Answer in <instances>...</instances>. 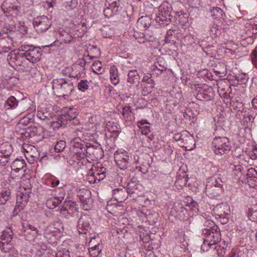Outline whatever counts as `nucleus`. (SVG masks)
Wrapping results in <instances>:
<instances>
[{
    "mask_svg": "<svg viewBox=\"0 0 257 257\" xmlns=\"http://www.w3.org/2000/svg\"><path fill=\"white\" fill-rule=\"evenodd\" d=\"M53 92L58 97L69 96L74 91L73 83L65 78H57L53 80Z\"/></svg>",
    "mask_w": 257,
    "mask_h": 257,
    "instance_id": "1",
    "label": "nucleus"
},
{
    "mask_svg": "<svg viewBox=\"0 0 257 257\" xmlns=\"http://www.w3.org/2000/svg\"><path fill=\"white\" fill-rule=\"evenodd\" d=\"M173 17L172 8L171 5L168 2H164L159 7L155 20L161 26L165 27L170 23Z\"/></svg>",
    "mask_w": 257,
    "mask_h": 257,
    "instance_id": "2",
    "label": "nucleus"
},
{
    "mask_svg": "<svg viewBox=\"0 0 257 257\" xmlns=\"http://www.w3.org/2000/svg\"><path fill=\"white\" fill-rule=\"evenodd\" d=\"M21 50L23 52L24 58L29 61L31 65H33L41 59L42 51L40 47L24 45L21 46Z\"/></svg>",
    "mask_w": 257,
    "mask_h": 257,
    "instance_id": "3",
    "label": "nucleus"
},
{
    "mask_svg": "<svg viewBox=\"0 0 257 257\" xmlns=\"http://www.w3.org/2000/svg\"><path fill=\"white\" fill-rule=\"evenodd\" d=\"M174 139L186 150H192L195 147V140L188 131H183L179 134H175Z\"/></svg>",
    "mask_w": 257,
    "mask_h": 257,
    "instance_id": "4",
    "label": "nucleus"
},
{
    "mask_svg": "<svg viewBox=\"0 0 257 257\" xmlns=\"http://www.w3.org/2000/svg\"><path fill=\"white\" fill-rule=\"evenodd\" d=\"M212 145L214 148V152L216 154H228L231 149L230 143L226 137H216L214 139Z\"/></svg>",
    "mask_w": 257,
    "mask_h": 257,
    "instance_id": "5",
    "label": "nucleus"
},
{
    "mask_svg": "<svg viewBox=\"0 0 257 257\" xmlns=\"http://www.w3.org/2000/svg\"><path fill=\"white\" fill-rule=\"evenodd\" d=\"M212 223L213 226L210 227L209 229H204L203 230V233L206 236V238L210 243L217 245L216 244L220 242L221 239V233L218 227L215 225L213 222H212Z\"/></svg>",
    "mask_w": 257,
    "mask_h": 257,
    "instance_id": "6",
    "label": "nucleus"
},
{
    "mask_svg": "<svg viewBox=\"0 0 257 257\" xmlns=\"http://www.w3.org/2000/svg\"><path fill=\"white\" fill-rule=\"evenodd\" d=\"M17 0H6L2 4V8L6 16H11L16 17L20 12L17 5Z\"/></svg>",
    "mask_w": 257,
    "mask_h": 257,
    "instance_id": "7",
    "label": "nucleus"
},
{
    "mask_svg": "<svg viewBox=\"0 0 257 257\" xmlns=\"http://www.w3.org/2000/svg\"><path fill=\"white\" fill-rule=\"evenodd\" d=\"M62 114L60 116L63 121V124H67L68 122L74 123L76 125L78 120L76 119L78 115V111L76 108L74 107L66 108L63 110Z\"/></svg>",
    "mask_w": 257,
    "mask_h": 257,
    "instance_id": "8",
    "label": "nucleus"
},
{
    "mask_svg": "<svg viewBox=\"0 0 257 257\" xmlns=\"http://www.w3.org/2000/svg\"><path fill=\"white\" fill-rule=\"evenodd\" d=\"M33 24L36 30L38 33H43L47 31L51 27V24L47 17L42 16L35 18Z\"/></svg>",
    "mask_w": 257,
    "mask_h": 257,
    "instance_id": "9",
    "label": "nucleus"
},
{
    "mask_svg": "<svg viewBox=\"0 0 257 257\" xmlns=\"http://www.w3.org/2000/svg\"><path fill=\"white\" fill-rule=\"evenodd\" d=\"M114 158L116 164L120 169H125L128 166L129 156L127 152L116 151Z\"/></svg>",
    "mask_w": 257,
    "mask_h": 257,
    "instance_id": "10",
    "label": "nucleus"
},
{
    "mask_svg": "<svg viewBox=\"0 0 257 257\" xmlns=\"http://www.w3.org/2000/svg\"><path fill=\"white\" fill-rule=\"evenodd\" d=\"M142 189L143 186L142 185L134 178L131 179V181L127 183L126 187V190L127 194L132 197H135V195H140L141 189Z\"/></svg>",
    "mask_w": 257,
    "mask_h": 257,
    "instance_id": "11",
    "label": "nucleus"
},
{
    "mask_svg": "<svg viewBox=\"0 0 257 257\" xmlns=\"http://www.w3.org/2000/svg\"><path fill=\"white\" fill-rule=\"evenodd\" d=\"M23 58L24 55L21 46L18 50L12 51L8 54L7 60L11 66H15L16 67L17 64H19L21 61L23 60Z\"/></svg>",
    "mask_w": 257,
    "mask_h": 257,
    "instance_id": "12",
    "label": "nucleus"
},
{
    "mask_svg": "<svg viewBox=\"0 0 257 257\" xmlns=\"http://www.w3.org/2000/svg\"><path fill=\"white\" fill-rule=\"evenodd\" d=\"M90 222L91 219L88 215H83L80 217L77 224V229L80 234H86L91 228Z\"/></svg>",
    "mask_w": 257,
    "mask_h": 257,
    "instance_id": "13",
    "label": "nucleus"
},
{
    "mask_svg": "<svg viewBox=\"0 0 257 257\" xmlns=\"http://www.w3.org/2000/svg\"><path fill=\"white\" fill-rule=\"evenodd\" d=\"M220 249V246L213 244L206 238L204 240L203 244L201 245V249L204 252L210 251L213 256H219L220 252L219 250Z\"/></svg>",
    "mask_w": 257,
    "mask_h": 257,
    "instance_id": "14",
    "label": "nucleus"
},
{
    "mask_svg": "<svg viewBox=\"0 0 257 257\" xmlns=\"http://www.w3.org/2000/svg\"><path fill=\"white\" fill-rule=\"evenodd\" d=\"M29 191L25 193L20 192L17 194L16 204L19 209H24L25 207V205L29 200Z\"/></svg>",
    "mask_w": 257,
    "mask_h": 257,
    "instance_id": "15",
    "label": "nucleus"
},
{
    "mask_svg": "<svg viewBox=\"0 0 257 257\" xmlns=\"http://www.w3.org/2000/svg\"><path fill=\"white\" fill-rule=\"evenodd\" d=\"M73 147L74 148V151L76 154H78L80 157L84 158L86 156L87 151H86L85 143L74 141Z\"/></svg>",
    "mask_w": 257,
    "mask_h": 257,
    "instance_id": "16",
    "label": "nucleus"
},
{
    "mask_svg": "<svg viewBox=\"0 0 257 257\" xmlns=\"http://www.w3.org/2000/svg\"><path fill=\"white\" fill-rule=\"evenodd\" d=\"M222 192V188L216 186V184L213 186L207 184L206 186V192L207 195H210V197H217Z\"/></svg>",
    "mask_w": 257,
    "mask_h": 257,
    "instance_id": "17",
    "label": "nucleus"
},
{
    "mask_svg": "<svg viewBox=\"0 0 257 257\" xmlns=\"http://www.w3.org/2000/svg\"><path fill=\"white\" fill-rule=\"evenodd\" d=\"M13 152L12 146L9 143H5L0 145V154L1 155L14 157L12 155Z\"/></svg>",
    "mask_w": 257,
    "mask_h": 257,
    "instance_id": "18",
    "label": "nucleus"
},
{
    "mask_svg": "<svg viewBox=\"0 0 257 257\" xmlns=\"http://www.w3.org/2000/svg\"><path fill=\"white\" fill-rule=\"evenodd\" d=\"M84 71V68L77 64H73L72 66V72L69 76L75 78H80Z\"/></svg>",
    "mask_w": 257,
    "mask_h": 257,
    "instance_id": "19",
    "label": "nucleus"
},
{
    "mask_svg": "<svg viewBox=\"0 0 257 257\" xmlns=\"http://www.w3.org/2000/svg\"><path fill=\"white\" fill-rule=\"evenodd\" d=\"M140 76L136 70H131L127 74V82L131 84H138L140 82Z\"/></svg>",
    "mask_w": 257,
    "mask_h": 257,
    "instance_id": "20",
    "label": "nucleus"
},
{
    "mask_svg": "<svg viewBox=\"0 0 257 257\" xmlns=\"http://www.w3.org/2000/svg\"><path fill=\"white\" fill-rule=\"evenodd\" d=\"M106 168L102 166L101 164L97 165L96 171L93 173V176L99 181L103 180L106 177Z\"/></svg>",
    "mask_w": 257,
    "mask_h": 257,
    "instance_id": "21",
    "label": "nucleus"
},
{
    "mask_svg": "<svg viewBox=\"0 0 257 257\" xmlns=\"http://www.w3.org/2000/svg\"><path fill=\"white\" fill-rule=\"evenodd\" d=\"M110 79L111 83L116 85L119 82V78L118 75V70L116 67L113 65L110 67L109 70Z\"/></svg>",
    "mask_w": 257,
    "mask_h": 257,
    "instance_id": "22",
    "label": "nucleus"
},
{
    "mask_svg": "<svg viewBox=\"0 0 257 257\" xmlns=\"http://www.w3.org/2000/svg\"><path fill=\"white\" fill-rule=\"evenodd\" d=\"M37 116L39 119L45 120L46 122L50 120L52 118L51 113L47 111L46 108H38Z\"/></svg>",
    "mask_w": 257,
    "mask_h": 257,
    "instance_id": "23",
    "label": "nucleus"
},
{
    "mask_svg": "<svg viewBox=\"0 0 257 257\" xmlns=\"http://www.w3.org/2000/svg\"><path fill=\"white\" fill-rule=\"evenodd\" d=\"M26 163L23 159H16L13 161L11 164V168L16 172H19L20 170L25 168Z\"/></svg>",
    "mask_w": 257,
    "mask_h": 257,
    "instance_id": "24",
    "label": "nucleus"
},
{
    "mask_svg": "<svg viewBox=\"0 0 257 257\" xmlns=\"http://www.w3.org/2000/svg\"><path fill=\"white\" fill-rule=\"evenodd\" d=\"M13 232L11 229L4 230L0 236V242H2V243H5V244L11 242L13 238Z\"/></svg>",
    "mask_w": 257,
    "mask_h": 257,
    "instance_id": "25",
    "label": "nucleus"
},
{
    "mask_svg": "<svg viewBox=\"0 0 257 257\" xmlns=\"http://www.w3.org/2000/svg\"><path fill=\"white\" fill-rule=\"evenodd\" d=\"M211 17L218 20H224L225 15L223 10L218 7H214L210 10Z\"/></svg>",
    "mask_w": 257,
    "mask_h": 257,
    "instance_id": "26",
    "label": "nucleus"
},
{
    "mask_svg": "<svg viewBox=\"0 0 257 257\" xmlns=\"http://www.w3.org/2000/svg\"><path fill=\"white\" fill-rule=\"evenodd\" d=\"M27 61L25 58H23V60H22L19 64L16 65V68L18 70L24 72H30L32 66L29 65L27 62Z\"/></svg>",
    "mask_w": 257,
    "mask_h": 257,
    "instance_id": "27",
    "label": "nucleus"
},
{
    "mask_svg": "<svg viewBox=\"0 0 257 257\" xmlns=\"http://www.w3.org/2000/svg\"><path fill=\"white\" fill-rule=\"evenodd\" d=\"M124 194V190L122 189L117 188L112 191L113 197L118 202L119 201L121 202L125 200Z\"/></svg>",
    "mask_w": 257,
    "mask_h": 257,
    "instance_id": "28",
    "label": "nucleus"
},
{
    "mask_svg": "<svg viewBox=\"0 0 257 257\" xmlns=\"http://www.w3.org/2000/svg\"><path fill=\"white\" fill-rule=\"evenodd\" d=\"M137 24L138 26L143 27L147 30L151 26V19L148 16L142 17L139 19Z\"/></svg>",
    "mask_w": 257,
    "mask_h": 257,
    "instance_id": "29",
    "label": "nucleus"
},
{
    "mask_svg": "<svg viewBox=\"0 0 257 257\" xmlns=\"http://www.w3.org/2000/svg\"><path fill=\"white\" fill-rule=\"evenodd\" d=\"M18 104V101L14 96H10L8 98L4 104L5 109H9L16 108Z\"/></svg>",
    "mask_w": 257,
    "mask_h": 257,
    "instance_id": "30",
    "label": "nucleus"
},
{
    "mask_svg": "<svg viewBox=\"0 0 257 257\" xmlns=\"http://www.w3.org/2000/svg\"><path fill=\"white\" fill-rule=\"evenodd\" d=\"M23 132L22 134L24 135L26 138H31L34 136L37 132V127L32 125L23 128Z\"/></svg>",
    "mask_w": 257,
    "mask_h": 257,
    "instance_id": "31",
    "label": "nucleus"
},
{
    "mask_svg": "<svg viewBox=\"0 0 257 257\" xmlns=\"http://www.w3.org/2000/svg\"><path fill=\"white\" fill-rule=\"evenodd\" d=\"M63 198H62L61 200L59 197H54L48 199L46 204L49 209H54L56 207H58L59 204L61 203L62 200Z\"/></svg>",
    "mask_w": 257,
    "mask_h": 257,
    "instance_id": "32",
    "label": "nucleus"
},
{
    "mask_svg": "<svg viewBox=\"0 0 257 257\" xmlns=\"http://www.w3.org/2000/svg\"><path fill=\"white\" fill-rule=\"evenodd\" d=\"M110 124H107V131L111 133L110 137L113 138H116L119 134L118 128L116 125H111V123L109 122Z\"/></svg>",
    "mask_w": 257,
    "mask_h": 257,
    "instance_id": "33",
    "label": "nucleus"
},
{
    "mask_svg": "<svg viewBox=\"0 0 257 257\" xmlns=\"http://www.w3.org/2000/svg\"><path fill=\"white\" fill-rule=\"evenodd\" d=\"M0 249L4 253H10L11 252H14V248L11 242L5 244V243H2V242H1Z\"/></svg>",
    "mask_w": 257,
    "mask_h": 257,
    "instance_id": "34",
    "label": "nucleus"
},
{
    "mask_svg": "<svg viewBox=\"0 0 257 257\" xmlns=\"http://www.w3.org/2000/svg\"><path fill=\"white\" fill-rule=\"evenodd\" d=\"M176 36L173 30H169L167 31L165 41L167 43L174 44L176 42Z\"/></svg>",
    "mask_w": 257,
    "mask_h": 257,
    "instance_id": "35",
    "label": "nucleus"
},
{
    "mask_svg": "<svg viewBox=\"0 0 257 257\" xmlns=\"http://www.w3.org/2000/svg\"><path fill=\"white\" fill-rule=\"evenodd\" d=\"M91 69L92 72L96 74H101L104 71L102 67V64L101 62L99 61H96L93 62Z\"/></svg>",
    "mask_w": 257,
    "mask_h": 257,
    "instance_id": "36",
    "label": "nucleus"
},
{
    "mask_svg": "<svg viewBox=\"0 0 257 257\" xmlns=\"http://www.w3.org/2000/svg\"><path fill=\"white\" fill-rule=\"evenodd\" d=\"M184 203L185 206L188 207L190 209H193V208H197L198 207L197 202L194 200L190 196H187L185 198Z\"/></svg>",
    "mask_w": 257,
    "mask_h": 257,
    "instance_id": "37",
    "label": "nucleus"
},
{
    "mask_svg": "<svg viewBox=\"0 0 257 257\" xmlns=\"http://www.w3.org/2000/svg\"><path fill=\"white\" fill-rule=\"evenodd\" d=\"M85 149L86 151H87V154H89V155L93 154L95 155H97L98 153H100V157H101L102 153H103V151L99 146H98L97 147L94 149L93 146L87 147V146H86Z\"/></svg>",
    "mask_w": 257,
    "mask_h": 257,
    "instance_id": "38",
    "label": "nucleus"
},
{
    "mask_svg": "<svg viewBox=\"0 0 257 257\" xmlns=\"http://www.w3.org/2000/svg\"><path fill=\"white\" fill-rule=\"evenodd\" d=\"M154 37L151 35H149V33L146 32L145 34L140 33V37L139 38L138 42L140 43H144L146 40L149 41H153Z\"/></svg>",
    "mask_w": 257,
    "mask_h": 257,
    "instance_id": "39",
    "label": "nucleus"
},
{
    "mask_svg": "<svg viewBox=\"0 0 257 257\" xmlns=\"http://www.w3.org/2000/svg\"><path fill=\"white\" fill-rule=\"evenodd\" d=\"M63 125V121H62V120L60 116L59 118H56V120H53L50 122V126L54 130L58 129Z\"/></svg>",
    "mask_w": 257,
    "mask_h": 257,
    "instance_id": "40",
    "label": "nucleus"
},
{
    "mask_svg": "<svg viewBox=\"0 0 257 257\" xmlns=\"http://www.w3.org/2000/svg\"><path fill=\"white\" fill-rule=\"evenodd\" d=\"M66 147V143L65 141L60 140L57 143L54 147V150L56 152H61Z\"/></svg>",
    "mask_w": 257,
    "mask_h": 257,
    "instance_id": "41",
    "label": "nucleus"
},
{
    "mask_svg": "<svg viewBox=\"0 0 257 257\" xmlns=\"http://www.w3.org/2000/svg\"><path fill=\"white\" fill-rule=\"evenodd\" d=\"M22 226L23 229L26 231L27 229H30L31 230L36 231V233L38 234V230L37 228L31 225L30 223L28 222L27 221H24L22 223Z\"/></svg>",
    "mask_w": 257,
    "mask_h": 257,
    "instance_id": "42",
    "label": "nucleus"
},
{
    "mask_svg": "<svg viewBox=\"0 0 257 257\" xmlns=\"http://www.w3.org/2000/svg\"><path fill=\"white\" fill-rule=\"evenodd\" d=\"M89 249V253L92 257H97L101 252V250L99 249L97 245L90 247Z\"/></svg>",
    "mask_w": 257,
    "mask_h": 257,
    "instance_id": "43",
    "label": "nucleus"
},
{
    "mask_svg": "<svg viewBox=\"0 0 257 257\" xmlns=\"http://www.w3.org/2000/svg\"><path fill=\"white\" fill-rule=\"evenodd\" d=\"M32 122V119L28 116H25L20 120L18 124L19 127L22 128L24 126H27Z\"/></svg>",
    "mask_w": 257,
    "mask_h": 257,
    "instance_id": "44",
    "label": "nucleus"
},
{
    "mask_svg": "<svg viewBox=\"0 0 257 257\" xmlns=\"http://www.w3.org/2000/svg\"><path fill=\"white\" fill-rule=\"evenodd\" d=\"M88 81L86 80H82L78 84V89L81 91H85L88 89Z\"/></svg>",
    "mask_w": 257,
    "mask_h": 257,
    "instance_id": "45",
    "label": "nucleus"
},
{
    "mask_svg": "<svg viewBox=\"0 0 257 257\" xmlns=\"http://www.w3.org/2000/svg\"><path fill=\"white\" fill-rule=\"evenodd\" d=\"M247 215L250 220L257 223V210H249Z\"/></svg>",
    "mask_w": 257,
    "mask_h": 257,
    "instance_id": "46",
    "label": "nucleus"
},
{
    "mask_svg": "<svg viewBox=\"0 0 257 257\" xmlns=\"http://www.w3.org/2000/svg\"><path fill=\"white\" fill-rule=\"evenodd\" d=\"M14 159V157L4 156L0 154V164L2 165V166L6 165L7 163L9 162L10 160H13Z\"/></svg>",
    "mask_w": 257,
    "mask_h": 257,
    "instance_id": "47",
    "label": "nucleus"
},
{
    "mask_svg": "<svg viewBox=\"0 0 257 257\" xmlns=\"http://www.w3.org/2000/svg\"><path fill=\"white\" fill-rule=\"evenodd\" d=\"M246 176L247 179H248V178H255L257 177V171L254 168H250L247 170Z\"/></svg>",
    "mask_w": 257,
    "mask_h": 257,
    "instance_id": "48",
    "label": "nucleus"
},
{
    "mask_svg": "<svg viewBox=\"0 0 257 257\" xmlns=\"http://www.w3.org/2000/svg\"><path fill=\"white\" fill-rule=\"evenodd\" d=\"M250 57H251L252 63L257 68V46L251 53Z\"/></svg>",
    "mask_w": 257,
    "mask_h": 257,
    "instance_id": "49",
    "label": "nucleus"
},
{
    "mask_svg": "<svg viewBox=\"0 0 257 257\" xmlns=\"http://www.w3.org/2000/svg\"><path fill=\"white\" fill-rule=\"evenodd\" d=\"M143 82H146L149 85H153L154 86V81L151 79V74L148 73L145 75L143 78Z\"/></svg>",
    "mask_w": 257,
    "mask_h": 257,
    "instance_id": "50",
    "label": "nucleus"
},
{
    "mask_svg": "<svg viewBox=\"0 0 257 257\" xmlns=\"http://www.w3.org/2000/svg\"><path fill=\"white\" fill-rule=\"evenodd\" d=\"M63 41L66 44H70L74 41V38L73 37L68 33H66L65 36H63Z\"/></svg>",
    "mask_w": 257,
    "mask_h": 257,
    "instance_id": "51",
    "label": "nucleus"
},
{
    "mask_svg": "<svg viewBox=\"0 0 257 257\" xmlns=\"http://www.w3.org/2000/svg\"><path fill=\"white\" fill-rule=\"evenodd\" d=\"M132 112V108L130 106H125L123 107L122 111L121 112V114L124 117H127L130 113Z\"/></svg>",
    "mask_w": 257,
    "mask_h": 257,
    "instance_id": "52",
    "label": "nucleus"
},
{
    "mask_svg": "<svg viewBox=\"0 0 257 257\" xmlns=\"http://www.w3.org/2000/svg\"><path fill=\"white\" fill-rule=\"evenodd\" d=\"M248 78L245 74H240L237 77V80L241 84H245L248 81Z\"/></svg>",
    "mask_w": 257,
    "mask_h": 257,
    "instance_id": "53",
    "label": "nucleus"
},
{
    "mask_svg": "<svg viewBox=\"0 0 257 257\" xmlns=\"http://www.w3.org/2000/svg\"><path fill=\"white\" fill-rule=\"evenodd\" d=\"M154 87V86L153 85H149L148 86H144L142 91L143 95H147L148 94L151 93Z\"/></svg>",
    "mask_w": 257,
    "mask_h": 257,
    "instance_id": "54",
    "label": "nucleus"
},
{
    "mask_svg": "<svg viewBox=\"0 0 257 257\" xmlns=\"http://www.w3.org/2000/svg\"><path fill=\"white\" fill-rule=\"evenodd\" d=\"M11 195V192L9 189H5V191H3L1 196L4 198V201H8Z\"/></svg>",
    "mask_w": 257,
    "mask_h": 257,
    "instance_id": "55",
    "label": "nucleus"
},
{
    "mask_svg": "<svg viewBox=\"0 0 257 257\" xmlns=\"http://www.w3.org/2000/svg\"><path fill=\"white\" fill-rule=\"evenodd\" d=\"M140 239L145 243H148L151 240V236L149 234H145L143 233L140 235Z\"/></svg>",
    "mask_w": 257,
    "mask_h": 257,
    "instance_id": "56",
    "label": "nucleus"
},
{
    "mask_svg": "<svg viewBox=\"0 0 257 257\" xmlns=\"http://www.w3.org/2000/svg\"><path fill=\"white\" fill-rule=\"evenodd\" d=\"M139 127L142 130V133L144 135H147L151 132L150 126L149 125H145L141 126L139 125Z\"/></svg>",
    "mask_w": 257,
    "mask_h": 257,
    "instance_id": "57",
    "label": "nucleus"
},
{
    "mask_svg": "<svg viewBox=\"0 0 257 257\" xmlns=\"http://www.w3.org/2000/svg\"><path fill=\"white\" fill-rule=\"evenodd\" d=\"M173 15L175 14V16H174L176 21H178L179 23L181 22V19L184 18V15L185 14H183L182 13L180 12H172Z\"/></svg>",
    "mask_w": 257,
    "mask_h": 257,
    "instance_id": "58",
    "label": "nucleus"
},
{
    "mask_svg": "<svg viewBox=\"0 0 257 257\" xmlns=\"http://www.w3.org/2000/svg\"><path fill=\"white\" fill-rule=\"evenodd\" d=\"M4 29V32L8 34L9 33H11L15 32L16 30V27L14 26L9 25L8 26H6Z\"/></svg>",
    "mask_w": 257,
    "mask_h": 257,
    "instance_id": "59",
    "label": "nucleus"
},
{
    "mask_svg": "<svg viewBox=\"0 0 257 257\" xmlns=\"http://www.w3.org/2000/svg\"><path fill=\"white\" fill-rule=\"evenodd\" d=\"M184 41L187 45H191L195 42L194 37L191 35H188L185 37Z\"/></svg>",
    "mask_w": 257,
    "mask_h": 257,
    "instance_id": "60",
    "label": "nucleus"
},
{
    "mask_svg": "<svg viewBox=\"0 0 257 257\" xmlns=\"http://www.w3.org/2000/svg\"><path fill=\"white\" fill-rule=\"evenodd\" d=\"M208 95L204 92H198V94L196 95L197 98L201 100L207 99H208Z\"/></svg>",
    "mask_w": 257,
    "mask_h": 257,
    "instance_id": "61",
    "label": "nucleus"
},
{
    "mask_svg": "<svg viewBox=\"0 0 257 257\" xmlns=\"http://www.w3.org/2000/svg\"><path fill=\"white\" fill-rule=\"evenodd\" d=\"M247 180L248 185L251 187L257 186V177L255 178H248Z\"/></svg>",
    "mask_w": 257,
    "mask_h": 257,
    "instance_id": "62",
    "label": "nucleus"
},
{
    "mask_svg": "<svg viewBox=\"0 0 257 257\" xmlns=\"http://www.w3.org/2000/svg\"><path fill=\"white\" fill-rule=\"evenodd\" d=\"M103 14L106 18H109L113 16L112 10L108 7L103 10Z\"/></svg>",
    "mask_w": 257,
    "mask_h": 257,
    "instance_id": "63",
    "label": "nucleus"
},
{
    "mask_svg": "<svg viewBox=\"0 0 257 257\" xmlns=\"http://www.w3.org/2000/svg\"><path fill=\"white\" fill-rule=\"evenodd\" d=\"M213 206L217 208L218 209L221 208H229L230 206L229 204L227 202L221 203L219 204H217L216 206L213 205Z\"/></svg>",
    "mask_w": 257,
    "mask_h": 257,
    "instance_id": "64",
    "label": "nucleus"
}]
</instances>
